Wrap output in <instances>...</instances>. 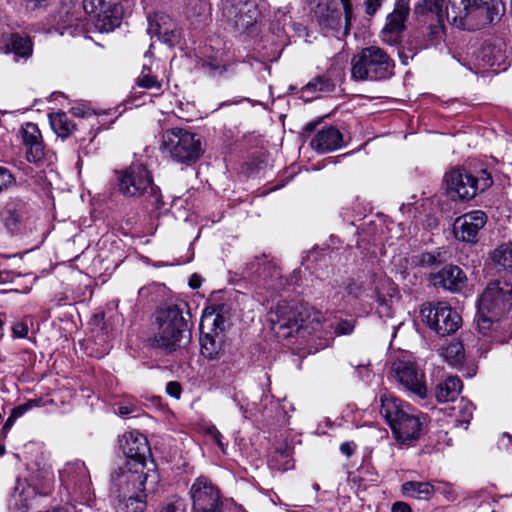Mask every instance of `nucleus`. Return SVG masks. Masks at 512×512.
<instances>
[{
	"label": "nucleus",
	"instance_id": "obj_1",
	"mask_svg": "<svg viewBox=\"0 0 512 512\" xmlns=\"http://www.w3.org/2000/svg\"><path fill=\"white\" fill-rule=\"evenodd\" d=\"M512 307V285L508 282H490L478 299L476 324L483 336L504 342L512 335V324L504 320Z\"/></svg>",
	"mask_w": 512,
	"mask_h": 512
},
{
	"label": "nucleus",
	"instance_id": "obj_2",
	"mask_svg": "<svg viewBox=\"0 0 512 512\" xmlns=\"http://www.w3.org/2000/svg\"><path fill=\"white\" fill-rule=\"evenodd\" d=\"M274 332L283 338L293 333L311 334L322 327L323 316L307 303L280 302L269 312Z\"/></svg>",
	"mask_w": 512,
	"mask_h": 512
},
{
	"label": "nucleus",
	"instance_id": "obj_3",
	"mask_svg": "<svg viewBox=\"0 0 512 512\" xmlns=\"http://www.w3.org/2000/svg\"><path fill=\"white\" fill-rule=\"evenodd\" d=\"M394 61L378 46L363 48L351 59V77L356 81H378L393 75Z\"/></svg>",
	"mask_w": 512,
	"mask_h": 512
},
{
	"label": "nucleus",
	"instance_id": "obj_4",
	"mask_svg": "<svg viewBox=\"0 0 512 512\" xmlns=\"http://www.w3.org/2000/svg\"><path fill=\"white\" fill-rule=\"evenodd\" d=\"M160 150L173 161L187 166L194 164L204 152L200 136L183 128L164 131Z\"/></svg>",
	"mask_w": 512,
	"mask_h": 512
},
{
	"label": "nucleus",
	"instance_id": "obj_5",
	"mask_svg": "<svg viewBox=\"0 0 512 512\" xmlns=\"http://www.w3.org/2000/svg\"><path fill=\"white\" fill-rule=\"evenodd\" d=\"M119 191L126 197H146L151 204L161 202L159 188L153 184L150 172L143 165H131L118 174Z\"/></svg>",
	"mask_w": 512,
	"mask_h": 512
},
{
	"label": "nucleus",
	"instance_id": "obj_6",
	"mask_svg": "<svg viewBox=\"0 0 512 512\" xmlns=\"http://www.w3.org/2000/svg\"><path fill=\"white\" fill-rule=\"evenodd\" d=\"M150 477L156 483L157 476L149 475L145 471V465L140 462H125L111 474L110 494L114 499L121 500L123 495L144 492Z\"/></svg>",
	"mask_w": 512,
	"mask_h": 512
},
{
	"label": "nucleus",
	"instance_id": "obj_7",
	"mask_svg": "<svg viewBox=\"0 0 512 512\" xmlns=\"http://www.w3.org/2000/svg\"><path fill=\"white\" fill-rule=\"evenodd\" d=\"M157 331L154 336L155 344L167 351H174L180 346L183 337L185 320L177 306L163 307L155 314Z\"/></svg>",
	"mask_w": 512,
	"mask_h": 512
},
{
	"label": "nucleus",
	"instance_id": "obj_8",
	"mask_svg": "<svg viewBox=\"0 0 512 512\" xmlns=\"http://www.w3.org/2000/svg\"><path fill=\"white\" fill-rule=\"evenodd\" d=\"M445 181L449 195L461 200L472 199L493 184V179L486 170H481L480 175L475 177L464 169H453L446 174Z\"/></svg>",
	"mask_w": 512,
	"mask_h": 512
},
{
	"label": "nucleus",
	"instance_id": "obj_9",
	"mask_svg": "<svg viewBox=\"0 0 512 512\" xmlns=\"http://www.w3.org/2000/svg\"><path fill=\"white\" fill-rule=\"evenodd\" d=\"M420 316L439 336L456 332L461 324L460 315L445 302L423 304Z\"/></svg>",
	"mask_w": 512,
	"mask_h": 512
},
{
	"label": "nucleus",
	"instance_id": "obj_10",
	"mask_svg": "<svg viewBox=\"0 0 512 512\" xmlns=\"http://www.w3.org/2000/svg\"><path fill=\"white\" fill-rule=\"evenodd\" d=\"M83 8L101 33L111 32L121 24L123 9L119 0H83Z\"/></svg>",
	"mask_w": 512,
	"mask_h": 512
},
{
	"label": "nucleus",
	"instance_id": "obj_11",
	"mask_svg": "<svg viewBox=\"0 0 512 512\" xmlns=\"http://www.w3.org/2000/svg\"><path fill=\"white\" fill-rule=\"evenodd\" d=\"M192 512H221L220 490L210 479L199 476L190 488Z\"/></svg>",
	"mask_w": 512,
	"mask_h": 512
},
{
	"label": "nucleus",
	"instance_id": "obj_12",
	"mask_svg": "<svg viewBox=\"0 0 512 512\" xmlns=\"http://www.w3.org/2000/svg\"><path fill=\"white\" fill-rule=\"evenodd\" d=\"M0 219L9 234H21L30 223V207L19 197L9 198L0 210Z\"/></svg>",
	"mask_w": 512,
	"mask_h": 512
},
{
	"label": "nucleus",
	"instance_id": "obj_13",
	"mask_svg": "<svg viewBox=\"0 0 512 512\" xmlns=\"http://www.w3.org/2000/svg\"><path fill=\"white\" fill-rule=\"evenodd\" d=\"M503 11L501 0H470L465 30L482 29L498 21Z\"/></svg>",
	"mask_w": 512,
	"mask_h": 512
},
{
	"label": "nucleus",
	"instance_id": "obj_14",
	"mask_svg": "<svg viewBox=\"0 0 512 512\" xmlns=\"http://www.w3.org/2000/svg\"><path fill=\"white\" fill-rule=\"evenodd\" d=\"M392 371L395 379L407 391L420 399L427 396L424 373L417 368L415 363L408 360H398L394 362Z\"/></svg>",
	"mask_w": 512,
	"mask_h": 512
},
{
	"label": "nucleus",
	"instance_id": "obj_15",
	"mask_svg": "<svg viewBox=\"0 0 512 512\" xmlns=\"http://www.w3.org/2000/svg\"><path fill=\"white\" fill-rule=\"evenodd\" d=\"M340 7L328 8L327 15L321 20L322 29L337 38L349 34L351 21L354 18L353 5L350 0H338Z\"/></svg>",
	"mask_w": 512,
	"mask_h": 512
},
{
	"label": "nucleus",
	"instance_id": "obj_16",
	"mask_svg": "<svg viewBox=\"0 0 512 512\" xmlns=\"http://www.w3.org/2000/svg\"><path fill=\"white\" fill-rule=\"evenodd\" d=\"M409 11V2L407 0L396 1L394 10L387 15L385 26L380 32L381 40L384 43L396 45L400 42Z\"/></svg>",
	"mask_w": 512,
	"mask_h": 512
},
{
	"label": "nucleus",
	"instance_id": "obj_17",
	"mask_svg": "<svg viewBox=\"0 0 512 512\" xmlns=\"http://www.w3.org/2000/svg\"><path fill=\"white\" fill-rule=\"evenodd\" d=\"M223 15L235 26L247 29L257 22L260 12L252 0H227L223 7Z\"/></svg>",
	"mask_w": 512,
	"mask_h": 512
},
{
	"label": "nucleus",
	"instance_id": "obj_18",
	"mask_svg": "<svg viewBox=\"0 0 512 512\" xmlns=\"http://www.w3.org/2000/svg\"><path fill=\"white\" fill-rule=\"evenodd\" d=\"M487 222L486 214L481 210H474L459 216L454 222V234L458 240L467 243L477 241L479 231Z\"/></svg>",
	"mask_w": 512,
	"mask_h": 512
},
{
	"label": "nucleus",
	"instance_id": "obj_19",
	"mask_svg": "<svg viewBox=\"0 0 512 512\" xmlns=\"http://www.w3.org/2000/svg\"><path fill=\"white\" fill-rule=\"evenodd\" d=\"M119 443L126 457V462H140L145 465L150 448L147 438L142 433L138 431L126 432L120 438Z\"/></svg>",
	"mask_w": 512,
	"mask_h": 512
},
{
	"label": "nucleus",
	"instance_id": "obj_20",
	"mask_svg": "<svg viewBox=\"0 0 512 512\" xmlns=\"http://www.w3.org/2000/svg\"><path fill=\"white\" fill-rule=\"evenodd\" d=\"M59 477L67 489L74 491H85L90 485L89 471L85 463L80 460L66 463L63 469L59 471Z\"/></svg>",
	"mask_w": 512,
	"mask_h": 512
},
{
	"label": "nucleus",
	"instance_id": "obj_21",
	"mask_svg": "<svg viewBox=\"0 0 512 512\" xmlns=\"http://www.w3.org/2000/svg\"><path fill=\"white\" fill-rule=\"evenodd\" d=\"M147 32L151 37H157L169 45H173L179 37L176 24L169 15L163 12H157L148 17Z\"/></svg>",
	"mask_w": 512,
	"mask_h": 512
},
{
	"label": "nucleus",
	"instance_id": "obj_22",
	"mask_svg": "<svg viewBox=\"0 0 512 512\" xmlns=\"http://www.w3.org/2000/svg\"><path fill=\"white\" fill-rule=\"evenodd\" d=\"M434 286L442 287L453 293L461 292L467 282V276L456 265H446L440 271L432 275Z\"/></svg>",
	"mask_w": 512,
	"mask_h": 512
},
{
	"label": "nucleus",
	"instance_id": "obj_23",
	"mask_svg": "<svg viewBox=\"0 0 512 512\" xmlns=\"http://www.w3.org/2000/svg\"><path fill=\"white\" fill-rule=\"evenodd\" d=\"M422 427L423 421L421 417L414 414L412 409H410L390 428L398 441L406 443L419 438Z\"/></svg>",
	"mask_w": 512,
	"mask_h": 512
},
{
	"label": "nucleus",
	"instance_id": "obj_24",
	"mask_svg": "<svg viewBox=\"0 0 512 512\" xmlns=\"http://www.w3.org/2000/svg\"><path fill=\"white\" fill-rule=\"evenodd\" d=\"M477 65L481 69L496 68L504 70L507 65V51L505 44H484L477 54Z\"/></svg>",
	"mask_w": 512,
	"mask_h": 512
},
{
	"label": "nucleus",
	"instance_id": "obj_25",
	"mask_svg": "<svg viewBox=\"0 0 512 512\" xmlns=\"http://www.w3.org/2000/svg\"><path fill=\"white\" fill-rule=\"evenodd\" d=\"M22 139L27 147L26 158L29 162L39 163L44 157L42 136L38 126L28 122L22 126Z\"/></svg>",
	"mask_w": 512,
	"mask_h": 512
},
{
	"label": "nucleus",
	"instance_id": "obj_26",
	"mask_svg": "<svg viewBox=\"0 0 512 512\" xmlns=\"http://www.w3.org/2000/svg\"><path fill=\"white\" fill-rule=\"evenodd\" d=\"M310 144L319 153L330 152L342 146V134L335 127H323L315 134Z\"/></svg>",
	"mask_w": 512,
	"mask_h": 512
},
{
	"label": "nucleus",
	"instance_id": "obj_27",
	"mask_svg": "<svg viewBox=\"0 0 512 512\" xmlns=\"http://www.w3.org/2000/svg\"><path fill=\"white\" fill-rule=\"evenodd\" d=\"M380 402V413L390 427L411 409L410 405L403 404L401 400L388 393L380 395Z\"/></svg>",
	"mask_w": 512,
	"mask_h": 512
},
{
	"label": "nucleus",
	"instance_id": "obj_28",
	"mask_svg": "<svg viewBox=\"0 0 512 512\" xmlns=\"http://www.w3.org/2000/svg\"><path fill=\"white\" fill-rule=\"evenodd\" d=\"M224 309L225 307L223 305L206 308L201 317V330H206L211 333L220 332L221 334H224L227 322V318L224 315Z\"/></svg>",
	"mask_w": 512,
	"mask_h": 512
},
{
	"label": "nucleus",
	"instance_id": "obj_29",
	"mask_svg": "<svg viewBox=\"0 0 512 512\" xmlns=\"http://www.w3.org/2000/svg\"><path fill=\"white\" fill-rule=\"evenodd\" d=\"M469 5L470 0H448L444 11V19L446 18L451 25L465 30Z\"/></svg>",
	"mask_w": 512,
	"mask_h": 512
},
{
	"label": "nucleus",
	"instance_id": "obj_30",
	"mask_svg": "<svg viewBox=\"0 0 512 512\" xmlns=\"http://www.w3.org/2000/svg\"><path fill=\"white\" fill-rule=\"evenodd\" d=\"M198 69L212 78H226L235 73V63H222L218 58L208 57L198 63Z\"/></svg>",
	"mask_w": 512,
	"mask_h": 512
},
{
	"label": "nucleus",
	"instance_id": "obj_31",
	"mask_svg": "<svg viewBox=\"0 0 512 512\" xmlns=\"http://www.w3.org/2000/svg\"><path fill=\"white\" fill-rule=\"evenodd\" d=\"M462 381L457 376H448L437 384L435 396L439 402L454 401L462 391Z\"/></svg>",
	"mask_w": 512,
	"mask_h": 512
},
{
	"label": "nucleus",
	"instance_id": "obj_32",
	"mask_svg": "<svg viewBox=\"0 0 512 512\" xmlns=\"http://www.w3.org/2000/svg\"><path fill=\"white\" fill-rule=\"evenodd\" d=\"M225 335L218 333L202 331L200 338L201 353L208 359H215L222 350Z\"/></svg>",
	"mask_w": 512,
	"mask_h": 512
},
{
	"label": "nucleus",
	"instance_id": "obj_33",
	"mask_svg": "<svg viewBox=\"0 0 512 512\" xmlns=\"http://www.w3.org/2000/svg\"><path fill=\"white\" fill-rule=\"evenodd\" d=\"M49 122L57 136L66 138L76 129L77 126L85 127L86 124L81 120L78 124L73 123L64 112H55L49 114Z\"/></svg>",
	"mask_w": 512,
	"mask_h": 512
},
{
	"label": "nucleus",
	"instance_id": "obj_34",
	"mask_svg": "<svg viewBox=\"0 0 512 512\" xmlns=\"http://www.w3.org/2000/svg\"><path fill=\"white\" fill-rule=\"evenodd\" d=\"M402 492L407 497L429 500L435 494V489L429 482L408 481L402 485Z\"/></svg>",
	"mask_w": 512,
	"mask_h": 512
},
{
	"label": "nucleus",
	"instance_id": "obj_35",
	"mask_svg": "<svg viewBox=\"0 0 512 512\" xmlns=\"http://www.w3.org/2000/svg\"><path fill=\"white\" fill-rule=\"evenodd\" d=\"M6 47L16 58L28 59L33 52L30 38L19 34H12L7 41Z\"/></svg>",
	"mask_w": 512,
	"mask_h": 512
},
{
	"label": "nucleus",
	"instance_id": "obj_36",
	"mask_svg": "<svg viewBox=\"0 0 512 512\" xmlns=\"http://www.w3.org/2000/svg\"><path fill=\"white\" fill-rule=\"evenodd\" d=\"M146 493H133L130 495H123L117 500L116 507L119 512H143L146 508Z\"/></svg>",
	"mask_w": 512,
	"mask_h": 512
},
{
	"label": "nucleus",
	"instance_id": "obj_37",
	"mask_svg": "<svg viewBox=\"0 0 512 512\" xmlns=\"http://www.w3.org/2000/svg\"><path fill=\"white\" fill-rule=\"evenodd\" d=\"M440 354L444 360L454 368H459L462 366L465 356L464 347L462 343L458 341L451 342L448 346L441 350Z\"/></svg>",
	"mask_w": 512,
	"mask_h": 512
},
{
	"label": "nucleus",
	"instance_id": "obj_38",
	"mask_svg": "<svg viewBox=\"0 0 512 512\" xmlns=\"http://www.w3.org/2000/svg\"><path fill=\"white\" fill-rule=\"evenodd\" d=\"M475 407L472 402L461 398L459 403L452 407L453 416L455 417V422L457 426H464L467 429V425L473 416V411Z\"/></svg>",
	"mask_w": 512,
	"mask_h": 512
},
{
	"label": "nucleus",
	"instance_id": "obj_39",
	"mask_svg": "<svg viewBox=\"0 0 512 512\" xmlns=\"http://www.w3.org/2000/svg\"><path fill=\"white\" fill-rule=\"evenodd\" d=\"M445 0H420L415 5V13L426 14L433 13L436 15L437 20H444L443 3Z\"/></svg>",
	"mask_w": 512,
	"mask_h": 512
},
{
	"label": "nucleus",
	"instance_id": "obj_40",
	"mask_svg": "<svg viewBox=\"0 0 512 512\" xmlns=\"http://www.w3.org/2000/svg\"><path fill=\"white\" fill-rule=\"evenodd\" d=\"M492 260L499 269H511L512 243L501 245L495 249L492 255Z\"/></svg>",
	"mask_w": 512,
	"mask_h": 512
},
{
	"label": "nucleus",
	"instance_id": "obj_41",
	"mask_svg": "<svg viewBox=\"0 0 512 512\" xmlns=\"http://www.w3.org/2000/svg\"><path fill=\"white\" fill-rule=\"evenodd\" d=\"M270 467L277 470H288L293 467L291 450L289 448L277 449L269 460Z\"/></svg>",
	"mask_w": 512,
	"mask_h": 512
},
{
	"label": "nucleus",
	"instance_id": "obj_42",
	"mask_svg": "<svg viewBox=\"0 0 512 512\" xmlns=\"http://www.w3.org/2000/svg\"><path fill=\"white\" fill-rule=\"evenodd\" d=\"M137 86L144 89L161 90L162 83L152 74V70L146 64L143 65L141 74L137 79Z\"/></svg>",
	"mask_w": 512,
	"mask_h": 512
},
{
	"label": "nucleus",
	"instance_id": "obj_43",
	"mask_svg": "<svg viewBox=\"0 0 512 512\" xmlns=\"http://www.w3.org/2000/svg\"><path fill=\"white\" fill-rule=\"evenodd\" d=\"M185 501L179 496H172L165 500L155 512H185Z\"/></svg>",
	"mask_w": 512,
	"mask_h": 512
},
{
	"label": "nucleus",
	"instance_id": "obj_44",
	"mask_svg": "<svg viewBox=\"0 0 512 512\" xmlns=\"http://www.w3.org/2000/svg\"><path fill=\"white\" fill-rule=\"evenodd\" d=\"M333 89V84L329 79L324 77H317L307 83L303 87V92L317 93V92H330Z\"/></svg>",
	"mask_w": 512,
	"mask_h": 512
},
{
	"label": "nucleus",
	"instance_id": "obj_45",
	"mask_svg": "<svg viewBox=\"0 0 512 512\" xmlns=\"http://www.w3.org/2000/svg\"><path fill=\"white\" fill-rule=\"evenodd\" d=\"M445 260V251L441 248H437L432 252H426L420 255L419 262L421 265L431 266L434 264L441 263Z\"/></svg>",
	"mask_w": 512,
	"mask_h": 512
},
{
	"label": "nucleus",
	"instance_id": "obj_46",
	"mask_svg": "<svg viewBox=\"0 0 512 512\" xmlns=\"http://www.w3.org/2000/svg\"><path fill=\"white\" fill-rule=\"evenodd\" d=\"M434 486L435 493L441 494L447 501H455L458 497L457 488L446 482H437Z\"/></svg>",
	"mask_w": 512,
	"mask_h": 512
},
{
	"label": "nucleus",
	"instance_id": "obj_47",
	"mask_svg": "<svg viewBox=\"0 0 512 512\" xmlns=\"http://www.w3.org/2000/svg\"><path fill=\"white\" fill-rule=\"evenodd\" d=\"M70 112L79 118H86L88 120V124L90 126H94L95 124H98L97 116L95 113H93L90 108H88L84 104H80L77 106H74L70 109Z\"/></svg>",
	"mask_w": 512,
	"mask_h": 512
},
{
	"label": "nucleus",
	"instance_id": "obj_48",
	"mask_svg": "<svg viewBox=\"0 0 512 512\" xmlns=\"http://www.w3.org/2000/svg\"><path fill=\"white\" fill-rule=\"evenodd\" d=\"M379 300L384 301L387 296H393L395 289L392 282L388 278H381L379 285L375 288Z\"/></svg>",
	"mask_w": 512,
	"mask_h": 512
},
{
	"label": "nucleus",
	"instance_id": "obj_49",
	"mask_svg": "<svg viewBox=\"0 0 512 512\" xmlns=\"http://www.w3.org/2000/svg\"><path fill=\"white\" fill-rule=\"evenodd\" d=\"M438 23L436 25H432L429 28V32L427 34V45H436L442 40V36L444 34V27L443 22L444 20L440 21L437 20Z\"/></svg>",
	"mask_w": 512,
	"mask_h": 512
},
{
	"label": "nucleus",
	"instance_id": "obj_50",
	"mask_svg": "<svg viewBox=\"0 0 512 512\" xmlns=\"http://www.w3.org/2000/svg\"><path fill=\"white\" fill-rule=\"evenodd\" d=\"M205 433L207 435H209L212 438V440L217 444V446L221 449V451L223 453H225L226 447L222 441L223 436L220 433V431L216 428V426H214V425L207 426L205 429Z\"/></svg>",
	"mask_w": 512,
	"mask_h": 512
},
{
	"label": "nucleus",
	"instance_id": "obj_51",
	"mask_svg": "<svg viewBox=\"0 0 512 512\" xmlns=\"http://www.w3.org/2000/svg\"><path fill=\"white\" fill-rule=\"evenodd\" d=\"M14 181L12 173L6 167L0 166V192L11 186Z\"/></svg>",
	"mask_w": 512,
	"mask_h": 512
},
{
	"label": "nucleus",
	"instance_id": "obj_52",
	"mask_svg": "<svg viewBox=\"0 0 512 512\" xmlns=\"http://www.w3.org/2000/svg\"><path fill=\"white\" fill-rule=\"evenodd\" d=\"M138 411L137 407L133 403H120L118 404L116 414L121 417H128L135 414Z\"/></svg>",
	"mask_w": 512,
	"mask_h": 512
},
{
	"label": "nucleus",
	"instance_id": "obj_53",
	"mask_svg": "<svg viewBox=\"0 0 512 512\" xmlns=\"http://www.w3.org/2000/svg\"><path fill=\"white\" fill-rule=\"evenodd\" d=\"M27 10L35 11L48 7L50 0H23Z\"/></svg>",
	"mask_w": 512,
	"mask_h": 512
},
{
	"label": "nucleus",
	"instance_id": "obj_54",
	"mask_svg": "<svg viewBox=\"0 0 512 512\" xmlns=\"http://www.w3.org/2000/svg\"><path fill=\"white\" fill-rule=\"evenodd\" d=\"M354 330V323L352 321L344 320L337 324L335 333L337 335H348Z\"/></svg>",
	"mask_w": 512,
	"mask_h": 512
},
{
	"label": "nucleus",
	"instance_id": "obj_55",
	"mask_svg": "<svg viewBox=\"0 0 512 512\" xmlns=\"http://www.w3.org/2000/svg\"><path fill=\"white\" fill-rule=\"evenodd\" d=\"M12 334L15 338H26L28 335V326L25 322H16L12 326Z\"/></svg>",
	"mask_w": 512,
	"mask_h": 512
},
{
	"label": "nucleus",
	"instance_id": "obj_56",
	"mask_svg": "<svg viewBox=\"0 0 512 512\" xmlns=\"http://www.w3.org/2000/svg\"><path fill=\"white\" fill-rule=\"evenodd\" d=\"M384 0H365V12L369 16H373L381 8Z\"/></svg>",
	"mask_w": 512,
	"mask_h": 512
},
{
	"label": "nucleus",
	"instance_id": "obj_57",
	"mask_svg": "<svg viewBox=\"0 0 512 512\" xmlns=\"http://www.w3.org/2000/svg\"><path fill=\"white\" fill-rule=\"evenodd\" d=\"M38 480L43 482L44 486H49L54 479V473L51 468H44L39 475L36 476Z\"/></svg>",
	"mask_w": 512,
	"mask_h": 512
},
{
	"label": "nucleus",
	"instance_id": "obj_58",
	"mask_svg": "<svg viewBox=\"0 0 512 512\" xmlns=\"http://www.w3.org/2000/svg\"><path fill=\"white\" fill-rule=\"evenodd\" d=\"M166 391L167 393L176 398V399H179L180 396H181V386L178 382H175V381H171V382H168L167 385H166Z\"/></svg>",
	"mask_w": 512,
	"mask_h": 512
},
{
	"label": "nucleus",
	"instance_id": "obj_59",
	"mask_svg": "<svg viewBox=\"0 0 512 512\" xmlns=\"http://www.w3.org/2000/svg\"><path fill=\"white\" fill-rule=\"evenodd\" d=\"M31 407V403H25L13 408V410L11 411L12 418L18 419L19 417L24 415Z\"/></svg>",
	"mask_w": 512,
	"mask_h": 512
},
{
	"label": "nucleus",
	"instance_id": "obj_60",
	"mask_svg": "<svg viewBox=\"0 0 512 512\" xmlns=\"http://www.w3.org/2000/svg\"><path fill=\"white\" fill-rule=\"evenodd\" d=\"M392 512H411V508L404 502H396L392 506Z\"/></svg>",
	"mask_w": 512,
	"mask_h": 512
},
{
	"label": "nucleus",
	"instance_id": "obj_61",
	"mask_svg": "<svg viewBox=\"0 0 512 512\" xmlns=\"http://www.w3.org/2000/svg\"><path fill=\"white\" fill-rule=\"evenodd\" d=\"M340 451L349 457L354 453V445L350 442H344L340 445Z\"/></svg>",
	"mask_w": 512,
	"mask_h": 512
},
{
	"label": "nucleus",
	"instance_id": "obj_62",
	"mask_svg": "<svg viewBox=\"0 0 512 512\" xmlns=\"http://www.w3.org/2000/svg\"><path fill=\"white\" fill-rule=\"evenodd\" d=\"M200 278L197 275H192L189 280V286L193 289H196L200 286Z\"/></svg>",
	"mask_w": 512,
	"mask_h": 512
},
{
	"label": "nucleus",
	"instance_id": "obj_63",
	"mask_svg": "<svg viewBox=\"0 0 512 512\" xmlns=\"http://www.w3.org/2000/svg\"><path fill=\"white\" fill-rule=\"evenodd\" d=\"M15 420H16V418H12V415L10 414V416L7 418V420L3 426V430H10L12 428V426L14 425Z\"/></svg>",
	"mask_w": 512,
	"mask_h": 512
},
{
	"label": "nucleus",
	"instance_id": "obj_64",
	"mask_svg": "<svg viewBox=\"0 0 512 512\" xmlns=\"http://www.w3.org/2000/svg\"><path fill=\"white\" fill-rule=\"evenodd\" d=\"M97 135V131L91 130L89 132V141L92 142Z\"/></svg>",
	"mask_w": 512,
	"mask_h": 512
}]
</instances>
